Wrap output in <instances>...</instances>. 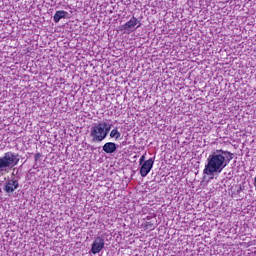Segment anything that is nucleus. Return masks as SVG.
Masks as SVG:
<instances>
[{"label":"nucleus","mask_w":256,"mask_h":256,"mask_svg":"<svg viewBox=\"0 0 256 256\" xmlns=\"http://www.w3.org/2000/svg\"><path fill=\"white\" fill-rule=\"evenodd\" d=\"M233 154L225 150H216L210 154L207 158V164L203 170L204 175H215V173H221L231 160Z\"/></svg>","instance_id":"f257e3e1"},{"label":"nucleus","mask_w":256,"mask_h":256,"mask_svg":"<svg viewBox=\"0 0 256 256\" xmlns=\"http://www.w3.org/2000/svg\"><path fill=\"white\" fill-rule=\"evenodd\" d=\"M111 131V125L107 122L93 124L90 128V137L95 143L104 141Z\"/></svg>","instance_id":"f03ea898"},{"label":"nucleus","mask_w":256,"mask_h":256,"mask_svg":"<svg viewBox=\"0 0 256 256\" xmlns=\"http://www.w3.org/2000/svg\"><path fill=\"white\" fill-rule=\"evenodd\" d=\"M19 163V156L13 152H7L0 157V173L3 175L9 173L15 165Z\"/></svg>","instance_id":"7ed1b4c3"},{"label":"nucleus","mask_w":256,"mask_h":256,"mask_svg":"<svg viewBox=\"0 0 256 256\" xmlns=\"http://www.w3.org/2000/svg\"><path fill=\"white\" fill-rule=\"evenodd\" d=\"M155 164V159L150 158L146 160L144 163L140 164V175L141 177H147L149 173H151V169H153V165Z\"/></svg>","instance_id":"20e7f679"},{"label":"nucleus","mask_w":256,"mask_h":256,"mask_svg":"<svg viewBox=\"0 0 256 256\" xmlns=\"http://www.w3.org/2000/svg\"><path fill=\"white\" fill-rule=\"evenodd\" d=\"M105 247V239L102 237H96L94 242L92 243L91 252L93 255H97V253H101Z\"/></svg>","instance_id":"39448f33"},{"label":"nucleus","mask_w":256,"mask_h":256,"mask_svg":"<svg viewBox=\"0 0 256 256\" xmlns=\"http://www.w3.org/2000/svg\"><path fill=\"white\" fill-rule=\"evenodd\" d=\"M141 27V21L133 16L128 22L122 25L124 31H132V29H139Z\"/></svg>","instance_id":"423d86ee"},{"label":"nucleus","mask_w":256,"mask_h":256,"mask_svg":"<svg viewBox=\"0 0 256 256\" xmlns=\"http://www.w3.org/2000/svg\"><path fill=\"white\" fill-rule=\"evenodd\" d=\"M16 189H19V182L17 180L9 179L5 182L4 191L6 193H13Z\"/></svg>","instance_id":"0eeeda50"},{"label":"nucleus","mask_w":256,"mask_h":256,"mask_svg":"<svg viewBox=\"0 0 256 256\" xmlns=\"http://www.w3.org/2000/svg\"><path fill=\"white\" fill-rule=\"evenodd\" d=\"M103 151L109 154L115 153V151H117V144L113 142H107L103 146Z\"/></svg>","instance_id":"6e6552de"},{"label":"nucleus","mask_w":256,"mask_h":256,"mask_svg":"<svg viewBox=\"0 0 256 256\" xmlns=\"http://www.w3.org/2000/svg\"><path fill=\"white\" fill-rule=\"evenodd\" d=\"M67 17V12L64 10L56 11V13L53 16L54 22L59 23L60 19H65Z\"/></svg>","instance_id":"1a4fd4ad"},{"label":"nucleus","mask_w":256,"mask_h":256,"mask_svg":"<svg viewBox=\"0 0 256 256\" xmlns=\"http://www.w3.org/2000/svg\"><path fill=\"white\" fill-rule=\"evenodd\" d=\"M110 137L112 139H119L121 137V132L117 128L112 129L110 132Z\"/></svg>","instance_id":"9d476101"},{"label":"nucleus","mask_w":256,"mask_h":256,"mask_svg":"<svg viewBox=\"0 0 256 256\" xmlns=\"http://www.w3.org/2000/svg\"><path fill=\"white\" fill-rule=\"evenodd\" d=\"M144 162H145V155H142L139 160V163H140V165H143Z\"/></svg>","instance_id":"9b49d317"},{"label":"nucleus","mask_w":256,"mask_h":256,"mask_svg":"<svg viewBox=\"0 0 256 256\" xmlns=\"http://www.w3.org/2000/svg\"><path fill=\"white\" fill-rule=\"evenodd\" d=\"M146 227L147 229H153V225L151 224V222H147Z\"/></svg>","instance_id":"f8f14e48"}]
</instances>
